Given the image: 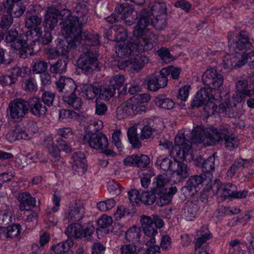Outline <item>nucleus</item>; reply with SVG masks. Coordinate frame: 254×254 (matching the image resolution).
I'll return each mask as SVG.
<instances>
[{
  "mask_svg": "<svg viewBox=\"0 0 254 254\" xmlns=\"http://www.w3.org/2000/svg\"><path fill=\"white\" fill-rule=\"evenodd\" d=\"M19 202L18 206L20 211L31 210L36 206V199L28 192H20L17 196Z\"/></svg>",
  "mask_w": 254,
  "mask_h": 254,
  "instance_id": "obj_24",
  "label": "nucleus"
},
{
  "mask_svg": "<svg viewBox=\"0 0 254 254\" xmlns=\"http://www.w3.org/2000/svg\"><path fill=\"white\" fill-rule=\"evenodd\" d=\"M85 210L83 203L78 200L75 201L70 206L69 217L71 219L79 220L82 219L84 216Z\"/></svg>",
  "mask_w": 254,
  "mask_h": 254,
  "instance_id": "obj_29",
  "label": "nucleus"
},
{
  "mask_svg": "<svg viewBox=\"0 0 254 254\" xmlns=\"http://www.w3.org/2000/svg\"><path fill=\"white\" fill-rule=\"evenodd\" d=\"M156 164L159 169L167 172V173L170 175L172 170L176 166V162H173L168 157H160L157 159Z\"/></svg>",
  "mask_w": 254,
  "mask_h": 254,
  "instance_id": "obj_36",
  "label": "nucleus"
},
{
  "mask_svg": "<svg viewBox=\"0 0 254 254\" xmlns=\"http://www.w3.org/2000/svg\"><path fill=\"white\" fill-rule=\"evenodd\" d=\"M155 238H151L146 243L147 248L145 251V254H156L159 253L160 247L156 244Z\"/></svg>",
  "mask_w": 254,
  "mask_h": 254,
  "instance_id": "obj_47",
  "label": "nucleus"
},
{
  "mask_svg": "<svg viewBox=\"0 0 254 254\" xmlns=\"http://www.w3.org/2000/svg\"><path fill=\"white\" fill-rule=\"evenodd\" d=\"M203 233L201 234V236L197 238L195 243V250L196 251L202 245L210 238V235L206 226H203L202 229Z\"/></svg>",
  "mask_w": 254,
  "mask_h": 254,
  "instance_id": "obj_43",
  "label": "nucleus"
},
{
  "mask_svg": "<svg viewBox=\"0 0 254 254\" xmlns=\"http://www.w3.org/2000/svg\"><path fill=\"white\" fill-rule=\"evenodd\" d=\"M93 232V230L92 228H83L79 223H74L67 227L65 233L69 237L79 238L90 236Z\"/></svg>",
  "mask_w": 254,
  "mask_h": 254,
  "instance_id": "obj_19",
  "label": "nucleus"
},
{
  "mask_svg": "<svg viewBox=\"0 0 254 254\" xmlns=\"http://www.w3.org/2000/svg\"><path fill=\"white\" fill-rule=\"evenodd\" d=\"M29 107L27 101L22 99H14L9 103L7 113L13 121L19 122L28 113Z\"/></svg>",
  "mask_w": 254,
  "mask_h": 254,
  "instance_id": "obj_11",
  "label": "nucleus"
},
{
  "mask_svg": "<svg viewBox=\"0 0 254 254\" xmlns=\"http://www.w3.org/2000/svg\"><path fill=\"white\" fill-rule=\"evenodd\" d=\"M56 50H51L50 55L58 57L64 55V43L62 39L58 38Z\"/></svg>",
  "mask_w": 254,
  "mask_h": 254,
  "instance_id": "obj_57",
  "label": "nucleus"
},
{
  "mask_svg": "<svg viewBox=\"0 0 254 254\" xmlns=\"http://www.w3.org/2000/svg\"><path fill=\"white\" fill-rule=\"evenodd\" d=\"M140 236V231L139 227L133 226L127 230L126 233V239L136 246H138Z\"/></svg>",
  "mask_w": 254,
  "mask_h": 254,
  "instance_id": "obj_39",
  "label": "nucleus"
},
{
  "mask_svg": "<svg viewBox=\"0 0 254 254\" xmlns=\"http://www.w3.org/2000/svg\"><path fill=\"white\" fill-rule=\"evenodd\" d=\"M125 78L122 75H116L112 76L110 79V86L112 88L116 89H120L124 84Z\"/></svg>",
  "mask_w": 254,
  "mask_h": 254,
  "instance_id": "obj_44",
  "label": "nucleus"
},
{
  "mask_svg": "<svg viewBox=\"0 0 254 254\" xmlns=\"http://www.w3.org/2000/svg\"><path fill=\"white\" fill-rule=\"evenodd\" d=\"M54 98V94L50 92H45L42 95V100L45 105L50 106L53 105Z\"/></svg>",
  "mask_w": 254,
  "mask_h": 254,
  "instance_id": "obj_64",
  "label": "nucleus"
},
{
  "mask_svg": "<svg viewBox=\"0 0 254 254\" xmlns=\"http://www.w3.org/2000/svg\"><path fill=\"white\" fill-rule=\"evenodd\" d=\"M105 36L110 40L116 41L112 65H117L120 69L138 71L148 63V57L140 54L153 48V44L146 41L145 38L133 36L136 39L128 38L125 28L117 25L109 29Z\"/></svg>",
  "mask_w": 254,
  "mask_h": 254,
  "instance_id": "obj_1",
  "label": "nucleus"
},
{
  "mask_svg": "<svg viewBox=\"0 0 254 254\" xmlns=\"http://www.w3.org/2000/svg\"><path fill=\"white\" fill-rule=\"evenodd\" d=\"M32 132H30L27 128L19 124L15 126V129L6 134V138L10 142L16 140H30L33 136Z\"/></svg>",
  "mask_w": 254,
  "mask_h": 254,
  "instance_id": "obj_21",
  "label": "nucleus"
},
{
  "mask_svg": "<svg viewBox=\"0 0 254 254\" xmlns=\"http://www.w3.org/2000/svg\"><path fill=\"white\" fill-rule=\"evenodd\" d=\"M214 194L225 199L227 197H232L234 191L236 190V186L231 183L222 185L221 182L216 180L211 187Z\"/></svg>",
  "mask_w": 254,
  "mask_h": 254,
  "instance_id": "obj_15",
  "label": "nucleus"
},
{
  "mask_svg": "<svg viewBox=\"0 0 254 254\" xmlns=\"http://www.w3.org/2000/svg\"><path fill=\"white\" fill-rule=\"evenodd\" d=\"M129 213V210L124 206H118L114 216L116 220H119Z\"/></svg>",
  "mask_w": 254,
  "mask_h": 254,
  "instance_id": "obj_62",
  "label": "nucleus"
},
{
  "mask_svg": "<svg viewBox=\"0 0 254 254\" xmlns=\"http://www.w3.org/2000/svg\"><path fill=\"white\" fill-rule=\"evenodd\" d=\"M63 5L57 3L48 6L44 15V27L48 30H53L58 25L59 20L62 17Z\"/></svg>",
  "mask_w": 254,
  "mask_h": 254,
  "instance_id": "obj_10",
  "label": "nucleus"
},
{
  "mask_svg": "<svg viewBox=\"0 0 254 254\" xmlns=\"http://www.w3.org/2000/svg\"><path fill=\"white\" fill-rule=\"evenodd\" d=\"M150 99V96L148 93L136 94L132 96L117 108V118L122 120L145 112L147 108L143 104L148 103Z\"/></svg>",
  "mask_w": 254,
  "mask_h": 254,
  "instance_id": "obj_8",
  "label": "nucleus"
},
{
  "mask_svg": "<svg viewBox=\"0 0 254 254\" xmlns=\"http://www.w3.org/2000/svg\"><path fill=\"white\" fill-rule=\"evenodd\" d=\"M115 12L128 25H132L136 18V12L131 6L127 4L118 5L115 8Z\"/></svg>",
  "mask_w": 254,
  "mask_h": 254,
  "instance_id": "obj_16",
  "label": "nucleus"
},
{
  "mask_svg": "<svg viewBox=\"0 0 254 254\" xmlns=\"http://www.w3.org/2000/svg\"><path fill=\"white\" fill-rule=\"evenodd\" d=\"M13 22V18L10 15H5L2 16L0 26L2 29H8Z\"/></svg>",
  "mask_w": 254,
  "mask_h": 254,
  "instance_id": "obj_60",
  "label": "nucleus"
},
{
  "mask_svg": "<svg viewBox=\"0 0 254 254\" xmlns=\"http://www.w3.org/2000/svg\"><path fill=\"white\" fill-rule=\"evenodd\" d=\"M121 131L119 129L115 130L112 134L113 142L119 151H121L123 149V145L121 140Z\"/></svg>",
  "mask_w": 254,
  "mask_h": 254,
  "instance_id": "obj_51",
  "label": "nucleus"
},
{
  "mask_svg": "<svg viewBox=\"0 0 254 254\" xmlns=\"http://www.w3.org/2000/svg\"><path fill=\"white\" fill-rule=\"evenodd\" d=\"M97 59L89 52L82 55L77 61L78 67L85 73L90 72L96 66Z\"/></svg>",
  "mask_w": 254,
  "mask_h": 254,
  "instance_id": "obj_23",
  "label": "nucleus"
},
{
  "mask_svg": "<svg viewBox=\"0 0 254 254\" xmlns=\"http://www.w3.org/2000/svg\"><path fill=\"white\" fill-rule=\"evenodd\" d=\"M246 54L236 51L235 53L231 52L224 56L222 65L224 68L228 69L243 66L246 64Z\"/></svg>",
  "mask_w": 254,
  "mask_h": 254,
  "instance_id": "obj_14",
  "label": "nucleus"
},
{
  "mask_svg": "<svg viewBox=\"0 0 254 254\" xmlns=\"http://www.w3.org/2000/svg\"><path fill=\"white\" fill-rule=\"evenodd\" d=\"M137 155L132 154L127 156L123 160V163L126 166H137Z\"/></svg>",
  "mask_w": 254,
  "mask_h": 254,
  "instance_id": "obj_59",
  "label": "nucleus"
},
{
  "mask_svg": "<svg viewBox=\"0 0 254 254\" xmlns=\"http://www.w3.org/2000/svg\"><path fill=\"white\" fill-rule=\"evenodd\" d=\"M233 33H230L228 36L229 40V47L230 51H232L234 47L240 50H242L244 49H250L252 47V44L249 42L248 34L245 31H241L239 34L236 37V42H234L232 38Z\"/></svg>",
  "mask_w": 254,
  "mask_h": 254,
  "instance_id": "obj_18",
  "label": "nucleus"
},
{
  "mask_svg": "<svg viewBox=\"0 0 254 254\" xmlns=\"http://www.w3.org/2000/svg\"><path fill=\"white\" fill-rule=\"evenodd\" d=\"M24 89L26 91H35L37 89V83L34 78L29 77L24 82Z\"/></svg>",
  "mask_w": 254,
  "mask_h": 254,
  "instance_id": "obj_54",
  "label": "nucleus"
},
{
  "mask_svg": "<svg viewBox=\"0 0 254 254\" xmlns=\"http://www.w3.org/2000/svg\"><path fill=\"white\" fill-rule=\"evenodd\" d=\"M47 67L48 64L45 61H37L32 66V72L34 74H42L46 72Z\"/></svg>",
  "mask_w": 254,
  "mask_h": 254,
  "instance_id": "obj_45",
  "label": "nucleus"
},
{
  "mask_svg": "<svg viewBox=\"0 0 254 254\" xmlns=\"http://www.w3.org/2000/svg\"><path fill=\"white\" fill-rule=\"evenodd\" d=\"M202 80L209 88H203L199 90L193 98L191 106L198 107L204 105V110L208 116L213 115L217 112L219 105L218 112H227L232 107L229 100L220 104L221 97L220 95V87L223 85V78L213 68L207 69L204 72Z\"/></svg>",
  "mask_w": 254,
  "mask_h": 254,
  "instance_id": "obj_2",
  "label": "nucleus"
},
{
  "mask_svg": "<svg viewBox=\"0 0 254 254\" xmlns=\"http://www.w3.org/2000/svg\"><path fill=\"white\" fill-rule=\"evenodd\" d=\"M71 163L73 169L79 175H83L86 171L87 161L83 152H75L71 158Z\"/></svg>",
  "mask_w": 254,
  "mask_h": 254,
  "instance_id": "obj_22",
  "label": "nucleus"
},
{
  "mask_svg": "<svg viewBox=\"0 0 254 254\" xmlns=\"http://www.w3.org/2000/svg\"><path fill=\"white\" fill-rule=\"evenodd\" d=\"M17 78L12 75H3L0 76V84L2 86H11L15 83Z\"/></svg>",
  "mask_w": 254,
  "mask_h": 254,
  "instance_id": "obj_50",
  "label": "nucleus"
},
{
  "mask_svg": "<svg viewBox=\"0 0 254 254\" xmlns=\"http://www.w3.org/2000/svg\"><path fill=\"white\" fill-rule=\"evenodd\" d=\"M252 161L250 160L239 158L236 160L227 172L228 177H232L240 169L249 168L251 166Z\"/></svg>",
  "mask_w": 254,
  "mask_h": 254,
  "instance_id": "obj_34",
  "label": "nucleus"
},
{
  "mask_svg": "<svg viewBox=\"0 0 254 254\" xmlns=\"http://www.w3.org/2000/svg\"><path fill=\"white\" fill-rule=\"evenodd\" d=\"M182 69L181 67L174 65H170L167 67L163 68L160 70V74L168 79V75H170L173 79H178L179 78Z\"/></svg>",
  "mask_w": 254,
  "mask_h": 254,
  "instance_id": "obj_38",
  "label": "nucleus"
},
{
  "mask_svg": "<svg viewBox=\"0 0 254 254\" xmlns=\"http://www.w3.org/2000/svg\"><path fill=\"white\" fill-rule=\"evenodd\" d=\"M141 191L136 190H131L128 192L129 199L133 205L141 203Z\"/></svg>",
  "mask_w": 254,
  "mask_h": 254,
  "instance_id": "obj_48",
  "label": "nucleus"
},
{
  "mask_svg": "<svg viewBox=\"0 0 254 254\" xmlns=\"http://www.w3.org/2000/svg\"><path fill=\"white\" fill-rule=\"evenodd\" d=\"M155 104L160 108L170 110L174 108V102L171 99L163 97H156L154 99Z\"/></svg>",
  "mask_w": 254,
  "mask_h": 254,
  "instance_id": "obj_41",
  "label": "nucleus"
},
{
  "mask_svg": "<svg viewBox=\"0 0 254 254\" xmlns=\"http://www.w3.org/2000/svg\"><path fill=\"white\" fill-rule=\"evenodd\" d=\"M61 199L58 195L55 192L54 194L53 202L55 206H48L46 209V212L48 215H50L52 212H57L60 205Z\"/></svg>",
  "mask_w": 254,
  "mask_h": 254,
  "instance_id": "obj_56",
  "label": "nucleus"
},
{
  "mask_svg": "<svg viewBox=\"0 0 254 254\" xmlns=\"http://www.w3.org/2000/svg\"><path fill=\"white\" fill-rule=\"evenodd\" d=\"M237 91L242 92L247 96H251V90L248 89V82L246 80L239 81L236 84Z\"/></svg>",
  "mask_w": 254,
  "mask_h": 254,
  "instance_id": "obj_53",
  "label": "nucleus"
},
{
  "mask_svg": "<svg viewBox=\"0 0 254 254\" xmlns=\"http://www.w3.org/2000/svg\"><path fill=\"white\" fill-rule=\"evenodd\" d=\"M167 174H163L155 179L153 182L154 192L157 197L160 198L161 205L169 204L173 196L176 193L177 189L175 186H171L167 179Z\"/></svg>",
  "mask_w": 254,
  "mask_h": 254,
  "instance_id": "obj_9",
  "label": "nucleus"
},
{
  "mask_svg": "<svg viewBox=\"0 0 254 254\" xmlns=\"http://www.w3.org/2000/svg\"><path fill=\"white\" fill-rule=\"evenodd\" d=\"M189 132V131L181 130L175 138V145L170 155L177 164V167H174L175 169H173L170 173V179H167L170 184L180 182L189 176V168L182 163L184 160L190 161L193 158L191 147L188 144V139L186 138Z\"/></svg>",
  "mask_w": 254,
  "mask_h": 254,
  "instance_id": "obj_4",
  "label": "nucleus"
},
{
  "mask_svg": "<svg viewBox=\"0 0 254 254\" xmlns=\"http://www.w3.org/2000/svg\"><path fill=\"white\" fill-rule=\"evenodd\" d=\"M116 204V201L114 199L110 198L98 202L97 204V207L101 211H106L112 209L115 206Z\"/></svg>",
  "mask_w": 254,
  "mask_h": 254,
  "instance_id": "obj_46",
  "label": "nucleus"
},
{
  "mask_svg": "<svg viewBox=\"0 0 254 254\" xmlns=\"http://www.w3.org/2000/svg\"><path fill=\"white\" fill-rule=\"evenodd\" d=\"M168 82V79L163 77L162 75H156L155 74L148 75L144 79V83L147 85L149 90L156 91L161 88L165 87Z\"/></svg>",
  "mask_w": 254,
  "mask_h": 254,
  "instance_id": "obj_17",
  "label": "nucleus"
},
{
  "mask_svg": "<svg viewBox=\"0 0 254 254\" xmlns=\"http://www.w3.org/2000/svg\"><path fill=\"white\" fill-rule=\"evenodd\" d=\"M85 42L89 46H96L99 43V36L97 34L85 36Z\"/></svg>",
  "mask_w": 254,
  "mask_h": 254,
  "instance_id": "obj_61",
  "label": "nucleus"
},
{
  "mask_svg": "<svg viewBox=\"0 0 254 254\" xmlns=\"http://www.w3.org/2000/svg\"><path fill=\"white\" fill-rule=\"evenodd\" d=\"M83 142L91 148L96 149L105 150L108 146V140L103 134L96 133L86 130L83 137Z\"/></svg>",
  "mask_w": 254,
  "mask_h": 254,
  "instance_id": "obj_13",
  "label": "nucleus"
},
{
  "mask_svg": "<svg viewBox=\"0 0 254 254\" xmlns=\"http://www.w3.org/2000/svg\"><path fill=\"white\" fill-rule=\"evenodd\" d=\"M141 203L150 205L154 203L155 199L157 198L156 194L154 192V186L152 191H141Z\"/></svg>",
  "mask_w": 254,
  "mask_h": 254,
  "instance_id": "obj_42",
  "label": "nucleus"
},
{
  "mask_svg": "<svg viewBox=\"0 0 254 254\" xmlns=\"http://www.w3.org/2000/svg\"><path fill=\"white\" fill-rule=\"evenodd\" d=\"M3 237L6 238H13L18 237L21 232V225L19 224H13L3 227Z\"/></svg>",
  "mask_w": 254,
  "mask_h": 254,
  "instance_id": "obj_40",
  "label": "nucleus"
},
{
  "mask_svg": "<svg viewBox=\"0 0 254 254\" xmlns=\"http://www.w3.org/2000/svg\"><path fill=\"white\" fill-rule=\"evenodd\" d=\"M190 89V85L181 87L178 91V98L182 101H186L188 98Z\"/></svg>",
  "mask_w": 254,
  "mask_h": 254,
  "instance_id": "obj_55",
  "label": "nucleus"
},
{
  "mask_svg": "<svg viewBox=\"0 0 254 254\" xmlns=\"http://www.w3.org/2000/svg\"><path fill=\"white\" fill-rule=\"evenodd\" d=\"M137 167L144 168L149 165L150 159L148 156L143 154L137 155Z\"/></svg>",
  "mask_w": 254,
  "mask_h": 254,
  "instance_id": "obj_63",
  "label": "nucleus"
},
{
  "mask_svg": "<svg viewBox=\"0 0 254 254\" xmlns=\"http://www.w3.org/2000/svg\"><path fill=\"white\" fill-rule=\"evenodd\" d=\"M137 125H133L128 128L127 132L129 141L134 148H138L141 145V142L137 133Z\"/></svg>",
  "mask_w": 254,
  "mask_h": 254,
  "instance_id": "obj_37",
  "label": "nucleus"
},
{
  "mask_svg": "<svg viewBox=\"0 0 254 254\" xmlns=\"http://www.w3.org/2000/svg\"><path fill=\"white\" fill-rule=\"evenodd\" d=\"M42 21V17L40 15L37 14L29 15L28 13L26 14L25 26L28 28L33 30L36 28H41V24Z\"/></svg>",
  "mask_w": 254,
  "mask_h": 254,
  "instance_id": "obj_35",
  "label": "nucleus"
},
{
  "mask_svg": "<svg viewBox=\"0 0 254 254\" xmlns=\"http://www.w3.org/2000/svg\"><path fill=\"white\" fill-rule=\"evenodd\" d=\"M112 217L103 214L97 220L98 228L97 229V233L99 235L100 232H103L104 234L110 233L111 231L109 228L113 223Z\"/></svg>",
  "mask_w": 254,
  "mask_h": 254,
  "instance_id": "obj_31",
  "label": "nucleus"
},
{
  "mask_svg": "<svg viewBox=\"0 0 254 254\" xmlns=\"http://www.w3.org/2000/svg\"><path fill=\"white\" fill-rule=\"evenodd\" d=\"M141 223L145 236L150 239L154 238V236L157 234V230L153 225L151 217L149 216L142 217L141 218Z\"/></svg>",
  "mask_w": 254,
  "mask_h": 254,
  "instance_id": "obj_30",
  "label": "nucleus"
},
{
  "mask_svg": "<svg viewBox=\"0 0 254 254\" xmlns=\"http://www.w3.org/2000/svg\"><path fill=\"white\" fill-rule=\"evenodd\" d=\"M5 41L7 43H11V46L14 49H19L26 44V41L23 37L21 36H18L17 31L12 29L5 34Z\"/></svg>",
  "mask_w": 254,
  "mask_h": 254,
  "instance_id": "obj_25",
  "label": "nucleus"
},
{
  "mask_svg": "<svg viewBox=\"0 0 254 254\" xmlns=\"http://www.w3.org/2000/svg\"><path fill=\"white\" fill-rule=\"evenodd\" d=\"M202 182L201 176H192L187 181V186L182 189V191L186 196H192L200 190Z\"/></svg>",
  "mask_w": 254,
  "mask_h": 254,
  "instance_id": "obj_20",
  "label": "nucleus"
},
{
  "mask_svg": "<svg viewBox=\"0 0 254 254\" xmlns=\"http://www.w3.org/2000/svg\"><path fill=\"white\" fill-rule=\"evenodd\" d=\"M215 158L213 156H210L203 161L201 156L197 157L194 160L195 165L197 167H201L203 172H211L214 169Z\"/></svg>",
  "mask_w": 254,
  "mask_h": 254,
  "instance_id": "obj_33",
  "label": "nucleus"
},
{
  "mask_svg": "<svg viewBox=\"0 0 254 254\" xmlns=\"http://www.w3.org/2000/svg\"><path fill=\"white\" fill-rule=\"evenodd\" d=\"M26 40L29 45L33 46L37 43L38 44L47 45L52 41L51 32L48 30H42V28H36L26 32Z\"/></svg>",
  "mask_w": 254,
  "mask_h": 254,
  "instance_id": "obj_12",
  "label": "nucleus"
},
{
  "mask_svg": "<svg viewBox=\"0 0 254 254\" xmlns=\"http://www.w3.org/2000/svg\"><path fill=\"white\" fill-rule=\"evenodd\" d=\"M63 61L62 60H59L55 64H51L50 67V71L51 73H59V77H56L58 80L56 81V84L60 92H62L64 89V78L61 74L63 71Z\"/></svg>",
  "mask_w": 254,
  "mask_h": 254,
  "instance_id": "obj_28",
  "label": "nucleus"
},
{
  "mask_svg": "<svg viewBox=\"0 0 254 254\" xmlns=\"http://www.w3.org/2000/svg\"><path fill=\"white\" fill-rule=\"evenodd\" d=\"M137 246L132 244L125 245L121 247V254H137Z\"/></svg>",
  "mask_w": 254,
  "mask_h": 254,
  "instance_id": "obj_58",
  "label": "nucleus"
},
{
  "mask_svg": "<svg viewBox=\"0 0 254 254\" xmlns=\"http://www.w3.org/2000/svg\"><path fill=\"white\" fill-rule=\"evenodd\" d=\"M157 54L162 60L166 63H169L174 60L167 49L161 48L157 51Z\"/></svg>",
  "mask_w": 254,
  "mask_h": 254,
  "instance_id": "obj_52",
  "label": "nucleus"
},
{
  "mask_svg": "<svg viewBox=\"0 0 254 254\" xmlns=\"http://www.w3.org/2000/svg\"><path fill=\"white\" fill-rule=\"evenodd\" d=\"M190 144L203 143L205 145H213L224 140L226 148L233 150L239 145V139L230 132L226 127L217 128L214 127H204L198 126L193 129L190 133Z\"/></svg>",
  "mask_w": 254,
  "mask_h": 254,
  "instance_id": "obj_5",
  "label": "nucleus"
},
{
  "mask_svg": "<svg viewBox=\"0 0 254 254\" xmlns=\"http://www.w3.org/2000/svg\"><path fill=\"white\" fill-rule=\"evenodd\" d=\"M197 202L188 201L184 207V216L187 221H192L195 218L198 210Z\"/></svg>",
  "mask_w": 254,
  "mask_h": 254,
  "instance_id": "obj_32",
  "label": "nucleus"
},
{
  "mask_svg": "<svg viewBox=\"0 0 254 254\" xmlns=\"http://www.w3.org/2000/svg\"><path fill=\"white\" fill-rule=\"evenodd\" d=\"M77 16L71 15L69 9L64 8V40L67 43V49L73 48L81 38V25L86 21L85 15L87 9L85 5L76 7Z\"/></svg>",
  "mask_w": 254,
  "mask_h": 254,
  "instance_id": "obj_7",
  "label": "nucleus"
},
{
  "mask_svg": "<svg viewBox=\"0 0 254 254\" xmlns=\"http://www.w3.org/2000/svg\"><path fill=\"white\" fill-rule=\"evenodd\" d=\"M65 86L66 92H73L69 97L67 102L76 110H79L82 104L81 98L77 95L91 100L98 95L100 99L108 100L114 96L115 92V89L110 85H105L96 88L89 83L77 85L72 79L64 77Z\"/></svg>",
  "mask_w": 254,
  "mask_h": 254,
  "instance_id": "obj_6",
  "label": "nucleus"
},
{
  "mask_svg": "<svg viewBox=\"0 0 254 254\" xmlns=\"http://www.w3.org/2000/svg\"><path fill=\"white\" fill-rule=\"evenodd\" d=\"M107 188L109 193L113 195H118L122 191V188L119 184L114 180L109 181Z\"/></svg>",
  "mask_w": 254,
  "mask_h": 254,
  "instance_id": "obj_49",
  "label": "nucleus"
},
{
  "mask_svg": "<svg viewBox=\"0 0 254 254\" xmlns=\"http://www.w3.org/2000/svg\"><path fill=\"white\" fill-rule=\"evenodd\" d=\"M167 6L163 2H152L149 3L148 9L141 11L140 16L137 25L133 31L134 36L145 38L146 41L151 42L154 46L155 36L146 29L149 23L155 28L162 29L165 27L166 23Z\"/></svg>",
  "mask_w": 254,
  "mask_h": 254,
  "instance_id": "obj_3",
  "label": "nucleus"
},
{
  "mask_svg": "<svg viewBox=\"0 0 254 254\" xmlns=\"http://www.w3.org/2000/svg\"><path fill=\"white\" fill-rule=\"evenodd\" d=\"M28 102L29 109L33 115L40 117L46 114L47 108L42 104L39 98L36 97L31 98Z\"/></svg>",
  "mask_w": 254,
  "mask_h": 254,
  "instance_id": "obj_27",
  "label": "nucleus"
},
{
  "mask_svg": "<svg viewBox=\"0 0 254 254\" xmlns=\"http://www.w3.org/2000/svg\"><path fill=\"white\" fill-rule=\"evenodd\" d=\"M6 5L7 7V12L11 16L19 18L21 16L26 9V6L23 2H13V0H6Z\"/></svg>",
  "mask_w": 254,
  "mask_h": 254,
  "instance_id": "obj_26",
  "label": "nucleus"
}]
</instances>
